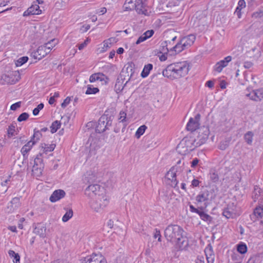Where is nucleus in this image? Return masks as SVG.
I'll return each mask as SVG.
<instances>
[{
    "mask_svg": "<svg viewBox=\"0 0 263 263\" xmlns=\"http://www.w3.org/2000/svg\"><path fill=\"white\" fill-rule=\"evenodd\" d=\"M183 229L177 224H170L164 231V236L167 241L175 243L180 249L188 246V240Z\"/></svg>",
    "mask_w": 263,
    "mask_h": 263,
    "instance_id": "f257e3e1",
    "label": "nucleus"
},
{
    "mask_svg": "<svg viewBox=\"0 0 263 263\" xmlns=\"http://www.w3.org/2000/svg\"><path fill=\"white\" fill-rule=\"evenodd\" d=\"M190 64L187 61L174 63L168 65L162 71L164 77L171 79L185 77L190 70Z\"/></svg>",
    "mask_w": 263,
    "mask_h": 263,
    "instance_id": "f03ea898",
    "label": "nucleus"
},
{
    "mask_svg": "<svg viewBox=\"0 0 263 263\" xmlns=\"http://www.w3.org/2000/svg\"><path fill=\"white\" fill-rule=\"evenodd\" d=\"M195 143L193 138L185 137L178 144L177 151L179 154L185 155L197 147L195 146Z\"/></svg>",
    "mask_w": 263,
    "mask_h": 263,
    "instance_id": "7ed1b4c3",
    "label": "nucleus"
},
{
    "mask_svg": "<svg viewBox=\"0 0 263 263\" xmlns=\"http://www.w3.org/2000/svg\"><path fill=\"white\" fill-rule=\"evenodd\" d=\"M109 200L105 196H96L90 202V207L95 211L99 212L103 210L108 204Z\"/></svg>",
    "mask_w": 263,
    "mask_h": 263,
    "instance_id": "20e7f679",
    "label": "nucleus"
},
{
    "mask_svg": "<svg viewBox=\"0 0 263 263\" xmlns=\"http://www.w3.org/2000/svg\"><path fill=\"white\" fill-rule=\"evenodd\" d=\"M21 79L18 71H12L9 74H4L0 78V84L2 85L14 84Z\"/></svg>",
    "mask_w": 263,
    "mask_h": 263,
    "instance_id": "39448f33",
    "label": "nucleus"
},
{
    "mask_svg": "<svg viewBox=\"0 0 263 263\" xmlns=\"http://www.w3.org/2000/svg\"><path fill=\"white\" fill-rule=\"evenodd\" d=\"M112 121L111 117L106 116H102L98 120V124L96 127V132L98 133H102L109 128L111 126Z\"/></svg>",
    "mask_w": 263,
    "mask_h": 263,
    "instance_id": "423d86ee",
    "label": "nucleus"
},
{
    "mask_svg": "<svg viewBox=\"0 0 263 263\" xmlns=\"http://www.w3.org/2000/svg\"><path fill=\"white\" fill-rule=\"evenodd\" d=\"M44 168V164L43 160V154L40 152L34 159L32 172L36 176L39 177L42 174Z\"/></svg>",
    "mask_w": 263,
    "mask_h": 263,
    "instance_id": "0eeeda50",
    "label": "nucleus"
},
{
    "mask_svg": "<svg viewBox=\"0 0 263 263\" xmlns=\"http://www.w3.org/2000/svg\"><path fill=\"white\" fill-rule=\"evenodd\" d=\"M198 136L196 139H194L195 141V146H200L204 144L208 140L210 134V131L207 127H202L199 128Z\"/></svg>",
    "mask_w": 263,
    "mask_h": 263,
    "instance_id": "6e6552de",
    "label": "nucleus"
},
{
    "mask_svg": "<svg viewBox=\"0 0 263 263\" xmlns=\"http://www.w3.org/2000/svg\"><path fill=\"white\" fill-rule=\"evenodd\" d=\"M49 44L45 43L44 45L40 46L36 51L31 53V56L36 60H41L50 52Z\"/></svg>",
    "mask_w": 263,
    "mask_h": 263,
    "instance_id": "1a4fd4ad",
    "label": "nucleus"
},
{
    "mask_svg": "<svg viewBox=\"0 0 263 263\" xmlns=\"http://www.w3.org/2000/svg\"><path fill=\"white\" fill-rule=\"evenodd\" d=\"M82 263H107V261L101 254L93 253L82 259Z\"/></svg>",
    "mask_w": 263,
    "mask_h": 263,
    "instance_id": "9d476101",
    "label": "nucleus"
},
{
    "mask_svg": "<svg viewBox=\"0 0 263 263\" xmlns=\"http://www.w3.org/2000/svg\"><path fill=\"white\" fill-rule=\"evenodd\" d=\"M145 2L146 0H135L134 7L138 13L148 15L149 12L146 8Z\"/></svg>",
    "mask_w": 263,
    "mask_h": 263,
    "instance_id": "9b49d317",
    "label": "nucleus"
},
{
    "mask_svg": "<svg viewBox=\"0 0 263 263\" xmlns=\"http://www.w3.org/2000/svg\"><path fill=\"white\" fill-rule=\"evenodd\" d=\"M200 115L197 114L194 118H191L186 125V129L192 132L199 128Z\"/></svg>",
    "mask_w": 263,
    "mask_h": 263,
    "instance_id": "f8f14e48",
    "label": "nucleus"
},
{
    "mask_svg": "<svg viewBox=\"0 0 263 263\" xmlns=\"http://www.w3.org/2000/svg\"><path fill=\"white\" fill-rule=\"evenodd\" d=\"M246 96L252 100L260 101L263 99V88L253 90L251 92L246 93Z\"/></svg>",
    "mask_w": 263,
    "mask_h": 263,
    "instance_id": "ddd939ff",
    "label": "nucleus"
},
{
    "mask_svg": "<svg viewBox=\"0 0 263 263\" xmlns=\"http://www.w3.org/2000/svg\"><path fill=\"white\" fill-rule=\"evenodd\" d=\"M101 187L99 184H95L89 185L85 190V193L88 196L92 197L93 195L99 196Z\"/></svg>",
    "mask_w": 263,
    "mask_h": 263,
    "instance_id": "4468645a",
    "label": "nucleus"
},
{
    "mask_svg": "<svg viewBox=\"0 0 263 263\" xmlns=\"http://www.w3.org/2000/svg\"><path fill=\"white\" fill-rule=\"evenodd\" d=\"M196 36L193 34L183 37L180 41V44L186 49L191 47L194 43Z\"/></svg>",
    "mask_w": 263,
    "mask_h": 263,
    "instance_id": "2eb2a0df",
    "label": "nucleus"
},
{
    "mask_svg": "<svg viewBox=\"0 0 263 263\" xmlns=\"http://www.w3.org/2000/svg\"><path fill=\"white\" fill-rule=\"evenodd\" d=\"M96 81L103 82L106 84L108 83L109 78L101 72L91 74L89 78L90 82L92 83Z\"/></svg>",
    "mask_w": 263,
    "mask_h": 263,
    "instance_id": "dca6fc26",
    "label": "nucleus"
},
{
    "mask_svg": "<svg viewBox=\"0 0 263 263\" xmlns=\"http://www.w3.org/2000/svg\"><path fill=\"white\" fill-rule=\"evenodd\" d=\"M204 253L208 263H214L215 260V254L211 243L208 244L206 247L204 249Z\"/></svg>",
    "mask_w": 263,
    "mask_h": 263,
    "instance_id": "f3484780",
    "label": "nucleus"
},
{
    "mask_svg": "<svg viewBox=\"0 0 263 263\" xmlns=\"http://www.w3.org/2000/svg\"><path fill=\"white\" fill-rule=\"evenodd\" d=\"M65 194V191L63 190H55L50 196L49 200L51 202H55L64 198Z\"/></svg>",
    "mask_w": 263,
    "mask_h": 263,
    "instance_id": "a211bd4d",
    "label": "nucleus"
},
{
    "mask_svg": "<svg viewBox=\"0 0 263 263\" xmlns=\"http://www.w3.org/2000/svg\"><path fill=\"white\" fill-rule=\"evenodd\" d=\"M230 61V56L226 57L224 60H221L215 64L214 67V70L218 72H220L222 69L228 65Z\"/></svg>",
    "mask_w": 263,
    "mask_h": 263,
    "instance_id": "6ab92c4d",
    "label": "nucleus"
},
{
    "mask_svg": "<svg viewBox=\"0 0 263 263\" xmlns=\"http://www.w3.org/2000/svg\"><path fill=\"white\" fill-rule=\"evenodd\" d=\"M209 195L210 193L209 191L205 190L201 191L196 196V200L198 203L204 202V206L206 207L207 206L206 202L209 200Z\"/></svg>",
    "mask_w": 263,
    "mask_h": 263,
    "instance_id": "aec40b11",
    "label": "nucleus"
},
{
    "mask_svg": "<svg viewBox=\"0 0 263 263\" xmlns=\"http://www.w3.org/2000/svg\"><path fill=\"white\" fill-rule=\"evenodd\" d=\"M41 13V10L40 9L39 6L37 4H34L24 12L23 16H26L30 15L40 14Z\"/></svg>",
    "mask_w": 263,
    "mask_h": 263,
    "instance_id": "412c9836",
    "label": "nucleus"
},
{
    "mask_svg": "<svg viewBox=\"0 0 263 263\" xmlns=\"http://www.w3.org/2000/svg\"><path fill=\"white\" fill-rule=\"evenodd\" d=\"M46 227L43 224L38 223L34 228L33 232L36 235H39L41 237L45 238L46 236Z\"/></svg>",
    "mask_w": 263,
    "mask_h": 263,
    "instance_id": "4be33fe9",
    "label": "nucleus"
},
{
    "mask_svg": "<svg viewBox=\"0 0 263 263\" xmlns=\"http://www.w3.org/2000/svg\"><path fill=\"white\" fill-rule=\"evenodd\" d=\"M221 172L226 175L230 171V161H229V156H227L223 160L221 161Z\"/></svg>",
    "mask_w": 263,
    "mask_h": 263,
    "instance_id": "5701e85b",
    "label": "nucleus"
},
{
    "mask_svg": "<svg viewBox=\"0 0 263 263\" xmlns=\"http://www.w3.org/2000/svg\"><path fill=\"white\" fill-rule=\"evenodd\" d=\"M246 6L245 0H239L238 2V6L234 13V15H236L238 18L241 17V10L245 8Z\"/></svg>",
    "mask_w": 263,
    "mask_h": 263,
    "instance_id": "b1692460",
    "label": "nucleus"
},
{
    "mask_svg": "<svg viewBox=\"0 0 263 263\" xmlns=\"http://www.w3.org/2000/svg\"><path fill=\"white\" fill-rule=\"evenodd\" d=\"M55 147V145L54 144H48L46 143H42L41 144L40 147L41 148V150L40 152H41L43 155L44 154H47L48 152H52Z\"/></svg>",
    "mask_w": 263,
    "mask_h": 263,
    "instance_id": "393cba45",
    "label": "nucleus"
},
{
    "mask_svg": "<svg viewBox=\"0 0 263 263\" xmlns=\"http://www.w3.org/2000/svg\"><path fill=\"white\" fill-rule=\"evenodd\" d=\"M36 142V141L31 139L27 144L23 146L21 148V152L24 157Z\"/></svg>",
    "mask_w": 263,
    "mask_h": 263,
    "instance_id": "a878e982",
    "label": "nucleus"
},
{
    "mask_svg": "<svg viewBox=\"0 0 263 263\" xmlns=\"http://www.w3.org/2000/svg\"><path fill=\"white\" fill-rule=\"evenodd\" d=\"M248 57L257 60L261 55L260 51L259 49L253 48L248 52Z\"/></svg>",
    "mask_w": 263,
    "mask_h": 263,
    "instance_id": "bb28decb",
    "label": "nucleus"
},
{
    "mask_svg": "<svg viewBox=\"0 0 263 263\" xmlns=\"http://www.w3.org/2000/svg\"><path fill=\"white\" fill-rule=\"evenodd\" d=\"M240 213V208L238 206L237 204L234 205V203H232V205H231V218L236 217L239 216Z\"/></svg>",
    "mask_w": 263,
    "mask_h": 263,
    "instance_id": "cd10ccee",
    "label": "nucleus"
},
{
    "mask_svg": "<svg viewBox=\"0 0 263 263\" xmlns=\"http://www.w3.org/2000/svg\"><path fill=\"white\" fill-rule=\"evenodd\" d=\"M178 172L177 166H173L170 170L167 173L166 177L168 180H173L176 178V172Z\"/></svg>",
    "mask_w": 263,
    "mask_h": 263,
    "instance_id": "c85d7f7f",
    "label": "nucleus"
},
{
    "mask_svg": "<svg viewBox=\"0 0 263 263\" xmlns=\"http://www.w3.org/2000/svg\"><path fill=\"white\" fill-rule=\"evenodd\" d=\"M153 65L152 64H148L145 65L143 69V70L141 73V76L144 78L147 77L150 71L153 69Z\"/></svg>",
    "mask_w": 263,
    "mask_h": 263,
    "instance_id": "c756f323",
    "label": "nucleus"
},
{
    "mask_svg": "<svg viewBox=\"0 0 263 263\" xmlns=\"http://www.w3.org/2000/svg\"><path fill=\"white\" fill-rule=\"evenodd\" d=\"M8 254L11 258H13V262L14 263H20V256L18 253L13 250H9Z\"/></svg>",
    "mask_w": 263,
    "mask_h": 263,
    "instance_id": "7c9ffc66",
    "label": "nucleus"
},
{
    "mask_svg": "<svg viewBox=\"0 0 263 263\" xmlns=\"http://www.w3.org/2000/svg\"><path fill=\"white\" fill-rule=\"evenodd\" d=\"M185 49L183 47V45L180 44V41L173 47L171 48L170 50V51H175V53H179Z\"/></svg>",
    "mask_w": 263,
    "mask_h": 263,
    "instance_id": "2f4dec72",
    "label": "nucleus"
},
{
    "mask_svg": "<svg viewBox=\"0 0 263 263\" xmlns=\"http://www.w3.org/2000/svg\"><path fill=\"white\" fill-rule=\"evenodd\" d=\"M127 83V81L125 83L124 85L123 86V85H122L123 82H121V81L119 79H117L116 84H115V91L117 93L121 92L123 89L124 86Z\"/></svg>",
    "mask_w": 263,
    "mask_h": 263,
    "instance_id": "473e14b6",
    "label": "nucleus"
},
{
    "mask_svg": "<svg viewBox=\"0 0 263 263\" xmlns=\"http://www.w3.org/2000/svg\"><path fill=\"white\" fill-rule=\"evenodd\" d=\"M60 126L61 122L60 121L58 120L54 121L50 127L51 133L52 134L55 133L60 128Z\"/></svg>",
    "mask_w": 263,
    "mask_h": 263,
    "instance_id": "72a5a7b5",
    "label": "nucleus"
},
{
    "mask_svg": "<svg viewBox=\"0 0 263 263\" xmlns=\"http://www.w3.org/2000/svg\"><path fill=\"white\" fill-rule=\"evenodd\" d=\"M230 143V140L229 138H228L225 140L221 141L219 144L218 148L222 151L225 150L229 146Z\"/></svg>",
    "mask_w": 263,
    "mask_h": 263,
    "instance_id": "f704fd0d",
    "label": "nucleus"
},
{
    "mask_svg": "<svg viewBox=\"0 0 263 263\" xmlns=\"http://www.w3.org/2000/svg\"><path fill=\"white\" fill-rule=\"evenodd\" d=\"M99 91L97 87H93L91 85H88L85 93L87 95L95 94Z\"/></svg>",
    "mask_w": 263,
    "mask_h": 263,
    "instance_id": "c9c22d12",
    "label": "nucleus"
},
{
    "mask_svg": "<svg viewBox=\"0 0 263 263\" xmlns=\"http://www.w3.org/2000/svg\"><path fill=\"white\" fill-rule=\"evenodd\" d=\"M237 250L239 253L242 254L246 253L247 251V245L245 243L241 242L237 245Z\"/></svg>",
    "mask_w": 263,
    "mask_h": 263,
    "instance_id": "e433bc0d",
    "label": "nucleus"
},
{
    "mask_svg": "<svg viewBox=\"0 0 263 263\" xmlns=\"http://www.w3.org/2000/svg\"><path fill=\"white\" fill-rule=\"evenodd\" d=\"M73 216V211L72 209H69L62 217V221L64 222L68 221Z\"/></svg>",
    "mask_w": 263,
    "mask_h": 263,
    "instance_id": "4c0bfd02",
    "label": "nucleus"
},
{
    "mask_svg": "<svg viewBox=\"0 0 263 263\" xmlns=\"http://www.w3.org/2000/svg\"><path fill=\"white\" fill-rule=\"evenodd\" d=\"M198 214L200 216V218L205 221L210 222L212 220V217L203 211H200Z\"/></svg>",
    "mask_w": 263,
    "mask_h": 263,
    "instance_id": "58836bf2",
    "label": "nucleus"
},
{
    "mask_svg": "<svg viewBox=\"0 0 263 263\" xmlns=\"http://www.w3.org/2000/svg\"><path fill=\"white\" fill-rule=\"evenodd\" d=\"M253 136H254L253 133L250 131L248 132L245 135V136H244L245 140L246 142L248 144H251L252 143Z\"/></svg>",
    "mask_w": 263,
    "mask_h": 263,
    "instance_id": "ea45409f",
    "label": "nucleus"
},
{
    "mask_svg": "<svg viewBox=\"0 0 263 263\" xmlns=\"http://www.w3.org/2000/svg\"><path fill=\"white\" fill-rule=\"evenodd\" d=\"M147 128L146 126L145 125H143L140 126L137 129L136 132L135 136L137 138H139L141 136H142L145 132L146 129Z\"/></svg>",
    "mask_w": 263,
    "mask_h": 263,
    "instance_id": "a19ab883",
    "label": "nucleus"
},
{
    "mask_svg": "<svg viewBox=\"0 0 263 263\" xmlns=\"http://www.w3.org/2000/svg\"><path fill=\"white\" fill-rule=\"evenodd\" d=\"M210 180L213 182H217L219 180V177L214 170H211L209 174Z\"/></svg>",
    "mask_w": 263,
    "mask_h": 263,
    "instance_id": "79ce46f5",
    "label": "nucleus"
},
{
    "mask_svg": "<svg viewBox=\"0 0 263 263\" xmlns=\"http://www.w3.org/2000/svg\"><path fill=\"white\" fill-rule=\"evenodd\" d=\"M11 203L14 209L19 208L21 204L20 202V197H16L13 198L11 201Z\"/></svg>",
    "mask_w": 263,
    "mask_h": 263,
    "instance_id": "37998d69",
    "label": "nucleus"
},
{
    "mask_svg": "<svg viewBox=\"0 0 263 263\" xmlns=\"http://www.w3.org/2000/svg\"><path fill=\"white\" fill-rule=\"evenodd\" d=\"M260 189L258 187H255L254 191L252 193V198L254 199V201H255L257 199H258L260 196Z\"/></svg>",
    "mask_w": 263,
    "mask_h": 263,
    "instance_id": "c03bdc74",
    "label": "nucleus"
},
{
    "mask_svg": "<svg viewBox=\"0 0 263 263\" xmlns=\"http://www.w3.org/2000/svg\"><path fill=\"white\" fill-rule=\"evenodd\" d=\"M28 60V58L27 57H21L16 61L15 65L17 67L21 66L26 63Z\"/></svg>",
    "mask_w": 263,
    "mask_h": 263,
    "instance_id": "a18cd8bd",
    "label": "nucleus"
},
{
    "mask_svg": "<svg viewBox=\"0 0 263 263\" xmlns=\"http://www.w3.org/2000/svg\"><path fill=\"white\" fill-rule=\"evenodd\" d=\"M255 216L261 218L263 216V208L261 207L256 208L254 211Z\"/></svg>",
    "mask_w": 263,
    "mask_h": 263,
    "instance_id": "49530a36",
    "label": "nucleus"
},
{
    "mask_svg": "<svg viewBox=\"0 0 263 263\" xmlns=\"http://www.w3.org/2000/svg\"><path fill=\"white\" fill-rule=\"evenodd\" d=\"M42 136V134L41 133V131L39 130H36L35 129L34 130V134L31 138V139H33V140H35L36 142L40 140V138Z\"/></svg>",
    "mask_w": 263,
    "mask_h": 263,
    "instance_id": "de8ad7c7",
    "label": "nucleus"
},
{
    "mask_svg": "<svg viewBox=\"0 0 263 263\" xmlns=\"http://www.w3.org/2000/svg\"><path fill=\"white\" fill-rule=\"evenodd\" d=\"M29 114L27 112H23L17 118V121L18 122H22L24 121H26L29 118Z\"/></svg>",
    "mask_w": 263,
    "mask_h": 263,
    "instance_id": "09e8293b",
    "label": "nucleus"
},
{
    "mask_svg": "<svg viewBox=\"0 0 263 263\" xmlns=\"http://www.w3.org/2000/svg\"><path fill=\"white\" fill-rule=\"evenodd\" d=\"M168 46V42L166 41H163L161 43V49L162 52L164 53H167L169 51V49L167 47Z\"/></svg>",
    "mask_w": 263,
    "mask_h": 263,
    "instance_id": "8fccbe9b",
    "label": "nucleus"
},
{
    "mask_svg": "<svg viewBox=\"0 0 263 263\" xmlns=\"http://www.w3.org/2000/svg\"><path fill=\"white\" fill-rule=\"evenodd\" d=\"M44 107V104L41 103L39 104L32 111L33 115L34 116H36L39 114L40 111Z\"/></svg>",
    "mask_w": 263,
    "mask_h": 263,
    "instance_id": "3c124183",
    "label": "nucleus"
},
{
    "mask_svg": "<svg viewBox=\"0 0 263 263\" xmlns=\"http://www.w3.org/2000/svg\"><path fill=\"white\" fill-rule=\"evenodd\" d=\"M126 112H125L124 111H120V117L119 118V120H121V121H120L118 124H117V126L118 125H120V124H121V122H123L124 121H125V120H126Z\"/></svg>",
    "mask_w": 263,
    "mask_h": 263,
    "instance_id": "603ef678",
    "label": "nucleus"
},
{
    "mask_svg": "<svg viewBox=\"0 0 263 263\" xmlns=\"http://www.w3.org/2000/svg\"><path fill=\"white\" fill-rule=\"evenodd\" d=\"M21 105V102L19 101L15 103L12 104L10 106V109L12 110H16L17 108H20Z\"/></svg>",
    "mask_w": 263,
    "mask_h": 263,
    "instance_id": "864d4df0",
    "label": "nucleus"
},
{
    "mask_svg": "<svg viewBox=\"0 0 263 263\" xmlns=\"http://www.w3.org/2000/svg\"><path fill=\"white\" fill-rule=\"evenodd\" d=\"M47 43H50L49 46L50 47L49 50L50 51L51 49H52V48L54 47L56 44H57L58 40L57 39H54L50 40Z\"/></svg>",
    "mask_w": 263,
    "mask_h": 263,
    "instance_id": "5fc2aeb1",
    "label": "nucleus"
},
{
    "mask_svg": "<svg viewBox=\"0 0 263 263\" xmlns=\"http://www.w3.org/2000/svg\"><path fill=\"white\" fill-rule=\"evenodd\" d=\"M222 215L227 219H229V218H230V211H229V208H227L223 210Z\"/></svg>",
    "mask_w": 263,
    "mask_h": 263,
    "instance_id": "6e6d98bb",
    "label": "nucleus"
},
{
    "mask_svg": "<svg viewBox=\"0 0 263 263\" xmlns=\"http://www.w3.org/2000/svg\"><path fill=\"white\" fill-rule=\"evenodd\" d=\"M70 98L69 97H67L64 100V102L61 104V107L63 108H65L67 105L70 103Z\"/></svg>",
    "mask_w": 263,
    "mask_h": 263,
    "instance_id": "4d7b16f0",
    "label": "nucleus"
},
{
    "mask_svg": "<svg viewBox=\"0 0 263 263\" xmlns=\"http://www.w3.org/2000/svg\"><path fill=\"white\" fill-rule=\"evenodd\" d=\"M15 130V126L13 125H11L9 126L8 129V134L9 136H12L13 135V133Z\"/></svg>",
    "mask_w": 263,
    "mask_h": 263,
    "instance_id": "13d9d810",
    "label": "nucleus"
},
{
    "mask_svg": "<svg viewBox=\"0 0 263 263\" xmlns=\"http://www.w3.org/2000/svg\"><path fill=\"white\" fill-rule=\"evenodd\" d=\"M154 33V32L153 30H147L145 32H144L143 33V35H144L145 38H146L147 39L149 38L150 37H151L153 35Z\"/></svg>",
    "mask_w": 263,
    "mask_h": 263,
    "instance_id": "bf43d9fd",
    "label": "nucleus"
},
{
    "mask_svg": "<svg viewBox=\"0 0 263 263\" xmlns=\"http://www.w3.org/2000/svg\"><path fill=\"white\" fill-rule=\"evenodd\" d=\"M154 237L155 238H158V240L159 241H161V235L160 234V232L159 230H158L157 229H155V233L154 234Z\"/></svg>",
    "mask_w": 263,
    "mask_h": 263,
    "instance_id": "052dcab7",
    "label": "nucleus"
},
{
    "mask_svg": "<svg viewBox=\"0 0 263 263\" xmlns=\"http://www.w3.org/2000/svg\"><path fill=\"white\" fill-rule=\"evenodd\" d=\"M107 11V9L105 7L101 8L96 10V13L100 15L105 14Z\"/></svg>",
    "mask_w": 263,
    "mask_h": 263,
    "instance_id": "680f3d73",
    "label": "nucleus"
},
{
    "mask_svg": "<svg viewBox=\"0 0 263 263\" xmlns=\"http://www.w3.org/2000/svg\"><path fill=\"white\" fill-rule=\"evenodd\" d=\"M146 40H147V39L145 38V37L144 36V35L143 34L138 38V39L137 40V41L136 42V44L138 45V44L141 43V42H144Z\"/></svg>",
    "mask_w": 263,
    "mask_h": 263,
    "instance_id": "e2e57ef3",
    "label": "nucleus"
},
{
    "mask_svg": "<svg viewBox=\"0 0 263 263\" xmlns=\"http://www.w3.org/2000/svg\"><path fill=\"white\" fill-rule=\"evenodd\" d=\"M226 123H223V125H226V128H222V130H224L225 132H228L230 130V123L229 121H226Z\"/></svg>",
    "mask_w": 263,
    "mask_h": 263,
    "instance_id": "0e129e2a",
    "label": "nucleus"
},
{
    "mask_svg": "<svg viewBox=\"0 0 263 263\" xmlns=\"http://www.w3.org/2000/svg\"><path fill=\"white\" fill-rule=\"evenodd\" d=\"M123 9L124 11H129L134 10L135 9V7H134V5H128V6L127 5H123Z\"/></svg>",
    "mask_w": 263,
    "mask_h": 263,
    "instance_id": "69168bd1",
    "label": "nucleus"
},
{
    "mask_svg": "<svg viewBox=\"0 0 263 263\" xmlns=\"http://www.w3.org/2000/svg\"><path fill=\"white\" fill-rule=\"evenodd\" d=\"M200 181L198 179H194L192 181L191 185L193 187H197L199 186Z\"/></svg>",
    "mask_w": 263,
    "mask_h": 263,
    "instance_id": "338daca9",
    "label": "nucleus"
},
{
    "mask_svg": "<svg viewBox=\"0 0 263 263\" xmlns=\"http://www.w3.org/2000/svg\"><path fill=\"white\" fill-rule=\"evenodd\" d=\"M253 66V63L251 62L246 61L244 63L243 66L245 68L249 69Z\"/></svg>",
    "mask_w": 263,
    "mask_h": 263,
    "instance_id": "774afa93",
    "label": "nucleus"
}]
</instances>
